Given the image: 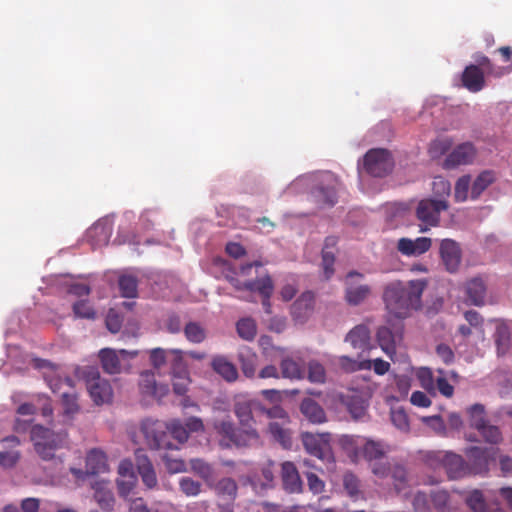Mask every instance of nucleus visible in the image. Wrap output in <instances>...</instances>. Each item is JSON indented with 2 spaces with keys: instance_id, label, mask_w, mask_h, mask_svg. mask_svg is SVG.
I'll return each mask as SVG.
<instances>
[{
  "instance_id": "nucleus-1",
  "label": "nucleus",
  "mask_w": 512,
  "mask_h": 512,
  "mask_svg": "<svg viewBox=\"0 0 512 512\" xmlns=\"http://www.w3.org/2000/svg\"><path fill=\"white\" fill-rule=\"evenodd\" d=\"M428 285L424 278L408 282L393 281L385 286L383 300L389 314L403 320L411 310L421 307L422 294Z\"/></svg>"
},
{
  "instance_id": "nucleus-2",
  "label": "nucleus",
  "mask_w": 512,
  "mask_h": 512,
  "mask_svg": "<svg viewBox=\"0 0 512 512\" xmlns=\"http://www.w3.org/2000/svg\"><path fill=\"white\" fill-rule=\"evenodd\" d=\"M66 438L65 431L56 432L39 424L33 425L30 431V440L35 452L43 461L53 460L56 451L64 446Z\"/></svg>"
},
{
  "instance_id": "nucleus-3",
  "label": "nucleus",
  "mask_w": 512,
  "mask_h": 512,
  "mask_svg": "<svg viewBox=\"0 0 512 512\" xmlns=\"http://www.w3.org/2000/svg\"><path fill=\"white\" fill-rule=\"evenodd\" d=\"M233 411L244 429L245 437L248 440L257 441L258 432L254 426L260 417V411H264L262 403L248 395L239 394L235 396Z\"/></svg>"
},
{
  "instance_id": "nucleus-4",
  "label": "nucleus",
  "mask_w": 512,
  "mask_h": 512,
  "mask_svg": "<svg viewBox=\"0 0 512 512\" xmlns=\"http://www.w3.org/2000/svg\"><path fill=\"white\" fill-rule=\"evenodd\" d=\"M426 462L432 468H444L449 479L457 480L470 475V466L461 455L451 451H430Z\"/></svg>"
},
{
  "instance_id": "nucleus-5",
  "label": "nucleus",
  "mask_w": 512,
  "mask_h": 512,
  "mask_svg": "<svg viewBox=\"0 0 512 512\" xmlns=\"http://www.w3.org/2000/svg\"><path fill=\"white\" fill-rule=\"evenodd\" d=\"M141 432L151 449L178 450V445L170 440L167 423L163 421L145 419L141 423Z\"/></svg>"
},
{
  "instance_id": "nucleus-6",
  "label": "nucleus",
  "mask_w": 512,
  "mask_h": 512,
  "mask_svg": "<svg viewBox=\"0 0 512 512\" xmlns=\"http://www.w3.org/2000/svg\"><path fill=\"white\" fill-rule=\"evenodd\" d=\"M404 323L403 320L397 318H389L386 325L378 328L376 338L382 351L392 358L395 354L396 347L403 340Z\"/></svg>"
},
{
  "instance_id": "nucleus-7",
  "label": "nucleus",
  "mask_w": 512,
  "mask_h": 512,
  "mask_svg": "<svg viewBox=\"0 0 512 512\" xmlns=\"http://www.w3.org/2000/svg\"><path fill=\"white\" fill-rule=\"evenodd\" d=\"M303 446L308 454L316 457L325 464H333L334 456L330 447L331 434L303 432L301 434Z\"/></svg>"
},
{
  "instance_id": "nucleus-8",
  "label": "nucleus",
  "mask_w": 512,
  "mask_h": 512,
  "mask_svg": "<svg viewBox=\"0 0 512 512\" xmlns=\"http://www.w3.org/2000/svg\"><path fill=\"white\" fill-rule=\"evenodd\" d=\"M137 355V350L103 348L99 351L101 366L106 373L111 375L121 373L129 366V360Z\"/></svg>"
},
{
  "instance_id": "nucleus-9",
  "label": "nucleus",
  "mask_w": 512,
  "mask_h": 512,
  "mask_svg": "<svg viewBox=\"0 0 512 512\" xmlns=\"http://www.w3.org/2000/svg\"><path fill=\"white\" fill-rule=\"evenodd\" d=\"M363 166L369 175L384 177L392 171L394 162L388 150L375 148L365 154Z\"/></svg>"
},
{
  "instance_id": "nucleus-10",
  "label": "nucleus",
  "mask_w": 512,
  "mask_h": 512,
  "mask_svg": "<svg viewBox=\"0 0 512 512\" xmlns=\"http://www.w3.org/2000/svg\"><path fill=\"white\" fill-rule=\"evenodd\" d=\"M87 390L97 405L108 403L113 396L112 387L106 379L100 377L99 371L89 368L86 372Z\"/></svg>"
},
{
  "instance_id": "nucleus-11",
  "label": "nucleus",
  "mask_w": 512,
  "mask_h": 512,
  "mask_svg": "<svg viewBox=\"0 0 512 512\" xmlns=\"http://www.w3.org/2000/svg\"><path fill=\"white\" fill-rule=\"evenodd\" d=\"M311 201L318 207H332L337 202L336 181L332 175H326L310 192Z\"/></svg>"
},
{
  "instance_id": "nucleus-12",
  "label": "nucleus",
  "mask_w": 512,
  "mask_h": 512,
  "mask_svg": "<svg viewBox=\"0 0 512 512\" xmlns=\"http://www.w3.org/2000/svg\"><path fill=\"white\" fill-rule=\"evenodd\" d=\"M214 430L221 435L223 439L220 444L228 447L234 444L237 447L247 446L253 440H248L244 435V429L239 431L230 419L216 420L213 424Z\"/></svg>"
},
{
  "instance_id": "nucleus-13",
  "label": "nucleus",
  "mask_w": 512,
  "mask_h": 512,
  "mask_svg": "<svg viewBox=\"0 0 512 512\" xmlns=\"http://www.w3.org/2000/svg\"><path fill=\"white\" fill-rule=\"evenodd\" d=\"M363 274L351 271L346 277L345 299L348 304L356 306L361 304L370 294L371 288L362 284Z\"/></svg>"
},
{
  "instance_id": "nucleus-14",
  "label": "nucleus",
  "mask_w": 512,
  "mask_h": 512,
  "mask_svg": "<svg viewBox=\"0 0 512 512\" xmlns=\"http://www.w3.org/2000/svg\"><path fill=\"white\" fill-rule=\"evenodd\" d=\"M448 203L442 199H423L419 202L416 215L424 224H438L440 214L447 211Z\"/></svg>"
},
{
  "instance_id": "nucleus-15",
  "label": "nucleus",
  "mask_w": 512,
  "mask_h": 512,
  "mask_svg": "<svg viewBox=\"0 0 512 512\" xmlns=\"http://www.w3.org/2000/svg\"><path fill=\"white\" fill-rule=\"evenodd\" d=\"M465 453L469 461L467 463L470 466V474H482L488 471L490 460L494 455L493 449L471 446L465 450Z\"/></svg>"
},
{
  "instance_id": "nucleus-16",
  "label": "nucleus",
  "mask_w": 512,
  "mask_h": 512,
  "mask_svg": "<svg viewBox=\"0 0 512 512\" xmlns=\"http://www.w3.org/2000/svg\"><path fill=\"white\" fill-rule=\"evenodd\" d=\"M35 366L37 368H49L51 370V374H45L44 377L53 393L61 395V392L64 390L68 388L72 390L74 388L73 379L54 374V365L48 360L36 359Z\"/></svg>"
},
{
  "instance_id": "nucleus-17",
  "label": "nucleus",
  "mask_w": 512,
  "mask_h": 512,
  "mask_svg": "<svg viewBox=\"0 0 512 512\" xmlns=\"http://www.w3.org/2000/svg\"><path fill=\"white\" fill-rule=\"evenodd\" d=\"M476 156V149L470 142L458 145L448 154L444 161V167L452 169L460 165H467L473 162Z\"/></svg>"
},
{
  "instance_id": "nucleus-18",
  "label": "nucleus",
  "mask_w": 512,
  "mask_h": 512,
  "mask_svg": "<svg viewBox=\"0 0 512 512\" xmlns=\"http://www.w3.org/2000/svg\"><path fill=\"white\" fill-rule=\"evenodd\" d=\"M440 254L446 270L454 273L461 263V251L458 244L451 239H444L441 242Z\"/></svg>"
},
{
  "instance_id": "nucleus-19",
  "label": "nucleus",
  "mask_w": 512,
  "mask_h": 512,
  "mask_svg": "<svg viewBox=\"0 0 512 512\" xmlns=\"http://www.w3.org/2000/svg\"><path fill=\"white\" fill-rule=\"evenodd\" d=\"M272 465L273 463L270 462L262 468L261 475L263 479H261L258 474L254 473L246 477L245 484L250 485L257 494H263L268 489L272 488L274 481Z\"/></svg>"
},
{
  "instance_id": "nucleus-20",
  "label": "nucleus",
  "mask_w": 512,
  "mask_h": 512,
  "mask_svg": "<svg viewBox=\"0 0 512 512\" xmlns=\"http://www.w3.org/2000/svg\"><path fill=\"white\" fill-rule=\"evenodd\" d=\"M484 71L478 66L468 65L462 73V84L470 92L476 93L481 91L485 86Z\"/></svg>"
},
{
  "instance_id": "nucleus-21",
  "label": "nucleus",
  "mask_w": 512,
  "mask_h": 512,
  "mask_svg": "<svg viewBox=\"0 0 512 512\" xmlns=\"http://www.w3.org/2000/svg\"><path fill=\"white\" fill-rule=\"evenodd\" d=\"M431 239L428 237H419L415 240L401 238L398 241V251L405 256H418L429 250Z\"/></svg>"
},
{
  "instance_id": "nucleus-22",
  "label": "nucleus",
  "mask_w": 512,
  "mask_h": 512,
  "mask_svg": "<svg viewBox=\"0 0 512 512\" xmlns=\"http://www.w3.org/2000/svg\"><path fill=\"white\" fill-rule=\"evenodd\" d=\"M139 386L143 394L156 398H162L169 391L167 385H158L154 373L148 370L140 374Z\"/></svg>"
},
{
  "instance_id": "nucleus-23",
  "label": "nucleus",
  "mask_w": 512,
  "mask_h": 512,
  "mask_svg": "<svg viewBox=\"0 0 512 512\" xmlns=\"http://www.w3.org/2000/svg\"><path fill=\"white\" fill-rule=\"evenodd\" d=\"M136 466L144 485L152 489L157 485V477L153 465L146 454L141 451L136 452Z\"/></svg>"
},
{
  "instance_id": "nucleus-24",
  "label": "nucleus",
  "mask_w": 512,
  "mask_h": 512,
  "mask_svg": "<svg viewBox=\"0 0 512 512\" xmlns=\"http://www.w3.org/2000/svg\"><path fill=\"white\" fill-rule=\"evenodd\" d=\"M345 341L356 350L367 351L370 349V331L364 324L357 325L346 335Z\"/></svg>"
},
{
  "instance_id": "nucleus-25",
  "label": "nucleus",
  "mask_w": 512,
  "mask_h": 512,
  "mask_svg": "<svg viewBox=\"0 0 512 512\" xmlns=\"http://www.w3.org/2000/svg\"><path fill=\"white\" fill-rule=\"evenodd\" d=\"M282 482L284 489L289 493H298L302 490V481L292 462L282 464Z\"/></svg>"
},
{
  "instance_id": "nucleus-26",
  "label": "nucleus",
  "mask_w": 512,
  "mask_h": 512,
  "mask_svg": "<svg viewBox=\"0 0 512 512\" xmlns=\"http://www.w3.org/2000/svg\"><path fill=\"white\" fill-rule=\"evenodd\" d=\"M214 489L223 505L230 506L237 498L238 486L236 481L230 477L220 479Z\"/></svg>"
},
{
  "instance_id": "nucleus-27",
  "label": "nucleus",
  "mask_w": 512,
  "mask_h": 512,
  "mask_svg": "<svg viewBox=\"0 0 512 512\" xmlns=\"http://www.w3.org/2000/svg\"><path fill=\"white\" fill-rule=\"evenodd\" d=\"M300 411L313 424H322L327 420L324 409L311 398H304L302 400Z\"/></svg>"
},
{
  "instance_id": "nucleus-28",
  "label": "nucleus",
  "mask_w": 512,
  "mask_h": 512,
  "mask_svg": "<svg viewBox=\"0 0 512 512\" xmlns=\"http://www.w3.org/2000/svg\"><path fill=\"white\" fill-rule=\"evenodd\" d=\"M467 300L470 304L481 306L485 303L486 288L481 278H473L466 284Z\"/></svg>"
},
{
  "instance_id": "nucleus-29",
  "label": "nucleus",
  "mask_w": 512,
  "mask_h": 512,
  "mask_svg": "<svg viewBox=\"0 0 512 512\" xmlns=\"http://www.w3.org/2000/svg\"><path fill=\"white\" fill-rule=\"evenodd\" d=\"M314 307V294L310 291L302 293L292 305V314L297 319H305Z\"/></svg>"
},
{
  "instance_id": "nucleus-30",
  "label": "nucleus",
  "mask_w": 512,
  "mask_h": 512,
  "mask_svg": "<svg viewBox=\"0 0 512 512\" xmlns=\"http://www.w3.org/2000/svg\"><path fill=\"white\" fill-rule=\"evenodd\" d=\"M362 453L368 461L381 460L388 451V445L383 441L363 438Z\"/></svg>"
},
{
  "instance_id": "nucleus-31",
  "label": "nucleus",
  "mask_w": 512,
  "mask_h": 512,
  "mask_svg": "<svg viewBox=\"0 0 512 512\" xmlns=\"http://www.w3.org/2000/svg\"><path fill=\"white\" fill-rule=\"evenodd\" d=\"M107 460L105 454L98 449H92L86 457L87 473L96 475L107 471Z\"/></svg>"
},
{
  "instance_id": "nucleus-32",
  "label": "nucleus",
  "mask_w": 512,
  "mask_h": 512,
  "mask_svg": "<svg viewBox=\"0 0 512 512\" xmlns=\"http://www.w3.org/2000/svg\"><path fill=\"white\" fill-rule=\"evenodd\" d=\"M212 368L228 382H233L238 377V371L235 365L223 356H216L213 358Z\"/></svg>"
},
{
  "instance_id": "nucleus-33",
  "label": "nucleus",
  "mask_w": 512,
  "mask_h": 512,
  "mask_svg": "<svg viewBox=\"0 0 512 512\" xmlns=\"http://www.w3.org/2000/svg\"><path fill=\"white\" fill-rule=\"evenodd\" d=\"M496 180L495 173L491 170L482 171L472 182L470 198L478 199L481 194Z\"/></svg>"
},
{
  "instance_id": "nucleus-34",
  "label": "nucleus",
  "mask_w": 512,
  "mask_h": 512,
  "mask_svg": "<svg viewBox=\"0 0 512 512\" xmlns=\"http://www.w3.org/2000/svg\"><path fill=\"white\" fill-rule=\"evenodd\" d=\"M467 506L473 512H492V508L487 504L482 491L474 489L465 497Z\"/></svg>"
},
{
  "instance_id": "nucleus-35",
  "label": "nucleus",
  "mask_w": 512,
  "mask_h": 512,
  "mask_svg": "<svg viewBox=\"0 0 512 512\" xmlns=\"http://www.w3.org/2000/svg\"><path fill=\"white\" fill-rule=\"evenodd\" d=\"M281 375L287 379H302L303 369L293 358L286 356L280 363Z\"/></svg>"
},
{
  "instance_id": "nucleus-36",
  "label": "nucleus",
  "mask_w": 512,
  "mask_h": 512,
  "mask_svg": "<svg viewBox=\"0 0 512 512\" xmlns=\"http://www.w3.org/2000/svg\"><path fill=\"white\" fill-rule=\"evenodd\" d=\"M387 222L398 221L409 212V206L405 203H387L382 208Z\"/></svg>"
},
{
  "instance_id": "nucleus-37",
  "label": "nucleus",
  "mask_w": 512,
  "mask_h": 512,
  "mask_svg": "<svg viewBox=\"0 0 512 512\" xmlns=\"http://www.w3.org/2000/svg\"><path fill=\"white\" fill-rule=\"evenodd\" d=\"M118 286L122 297L135 298L137 296L138 281L136 277L123 274L119 277Z\"/></svg>"
},
{
  "instance_id": "nucleus-38",
  "label": "nucleus",
  "mask_w": 512,
  "mask_h": 512,
  "mask_svg": "<svg viewBox=\"0 0 512 512\" xmlns=\"http://www.w3.org/2000/svg\"><path fill=\"white\" fill-rule=\"evenodd\" d=\"M269 432L273 439L277 441L283 448L290 449L292 447L290 431L283 428L279 423L271 422L269 424Z\"/></svg>"
},
{
  "instance_id": "nucleus-39",
  "label": "nucleus",
  "mask_w": 512,
  "mask_h": 512,
  "mask_svg": "<svg viewBox=\"0 0 512 512\" xmlns=\"http://www.w3.org/2000/svg\"><path fill=\"white\" fill-rule=\"evenodd\" d=\"M168 433H170V440H175L174 444L178 446L188 440V430L184 426L183 422L179 419H174L167 423Z\"/></svg>"
},
{
  "instance_id": "nucleus-40",
  "label": "nucleus",
  "mask_w": 512,
  "mask_h": 512,
  "mask_svg": "<svg viewBox=\"0 0 512 512\" xmlns=\"http://www.w3.org/2000/svg\"><path fill=\"white\" fill-rule=\"evenodd\" d=\"M430 497L435 509L438 512H452L450 495L446 490L435 489L430 493Z\"/></svg>"
},
{
  "instance_id": "nucleus-41",
  "label": "nucleus",
  "mask_w": 512,
  "mask_h": 512,
  "mask_svg": "<svg viewBox=\"0 0 512 512\" xmlns=\"http://www.w3.org/2000/svg\"><path fill=\"white\" fill-rule=\"evenodd\" d=\"M184 335L189 342L199 344L206 339V330L198 322L190 321L184 327Z\"/></svg>"
},
{
  "instance_id": "nucleus-42",
  "label": "nucleus",
  "mask_w": 512,
  "mask_h": 512,
  "mask_svg": "<svg viewBox=\"0 0 512 512\" xmlns=\"http://www.w3.org/2000/svg\"><path fill=\"white\" fill-rule=\"evenodd\" d=\"M494 342L499 355H503L507 352L510 344V332L506 325L500 324L496 327Z\"/></svg>"
},
{
  "instance_id": "nucleus-43",
  "label": "nucleus",
  "mask_w": 512,
  "mask_h": 512,
  "mask_svg": "<svg viewBox=\"0 0 512 512\" xmlns=\"http://www.w3.org/2000/svg\"><path fill=\"white\" fill-rule=\"evenodd\" d=\"M470 426L477 431L488 421L485 418V408L482 404H474L467 409Z\"/></svg>"
},
{
  "instance_id": "nucleus-44",
  "label": "nucleus",
  "mask_w": 512,
  "mask_h": 512,
  "mask_svg": "<svg viewBox=\"0 0 512 512\" xmlns=\"http://www.w3.org/2000/svg\"><path fill=\"white\" fill-rule=\"evenodd\" d=\"M337 365L341 367L345 372H354L357 370L370 369L371 361H357L348 356H340L336 361Z\"/></svg>"
},
{
  "instance_id": "nucleus-45",
  "label": "nucleus",
  "mask_w": 512,
  "mask_h": 512,
  "mask_svg": "<svg viewBox=\"0 0 512 512\" xmlns=\"http://www.w3.org/2000/svg\"><path fill=\"white\" fill-rule=\"evenodd\" d=\"M472 181L470 175H463L455 183L454 196L456 201L463 202L470 197Z\"/></svg>"
},
{
  "instance_id": "nucleus-46",
  "label": "nucleus",
  "mask_w": 512,
  "mask_h": 512,
  "mask_svg": "<svg viewBox=\"0 0 512 512\" xmlns=\"http://www.w3.org/2000/svg\"><path fill=\"white\" fill-rule=\"evenodd\" d=\"M238 335L247 341H251L256 336V324L250 318H243L236 325Z\"/></svg>"
},
{
  "instance_id": "nucleus-47",
  "label": "nucleus",
  "mask_w": 512,
  "mask_h": 512,
  "mask_svg": "<svg viewBox=\"0 0 512 512\" xmlns=\"http://www.w3.org/2000/svg\"><path fill=\"white\" fill-rule=\"evenodd\" d=\"M179 487L181 492L187 497H196L200 494L202 485L199 481L184 476L179 480Z\"/></svg>"
},
{
  "instance_id": "nucleus-48",
  "label": "nucleus",
  "mask_w": 512,
  "mask_h": 512,
  "mask_svg": "<svg viewBox=\"0 0 512 512\" xmlns=\"http://www.w3.org/2000/svg\"><path fill=\"white\" fill-rule=\"evenodd\" d=\"M343 486L347 494L354 500L358 499L361 495L360 492V481L359 479L350 472H347L343 476Z\"/></svg>"
},
{
  "instance_id": "nucleus-49",
  "label": "nucleus",
  "mask_w": 512,
  "mask_h": 512,
  "mask_svg": "<svg viewBox=\"0 0 512 512\" xmlns=\"http://www.w3.org/2000/svg\"><path fill=\"white\" fill-rule=\"evenodd\" d=\"M190 383L188 370H181L176 375H172V385L175 394L182 396L187 392Z\"/></svg>"
},
{
  "instance_id": "nucleus-50",
  "label": "nucleus",
  "mask_w": 512,
  "mask_h": 512,
  "mask_svg": "<svg viewBox=\"0 0 512 512\" xmlns=\"http://www.w3.org/2000/svg\"><path fill=\"white\" fill-rule=\"evenodd\" d=\"M239 360L243 374L248 378H252L256 372V355L249 350H247L246 355L244 352H240Z\"/></svg>"
},
{
  "instance_id": "nucleus-51",
  "label": "nucleus",
  "mask_w": 512,
  "mask_h": 512,
  "mask_svg": "<svg viewBox=\"0 0 512 512\" xmlns=\"http://www.w3.org/2000/svg\"><path fill=\"white\" fill-rule=\"evenodd\" d=\"M73 313L77 318L94 320L96 311L87 300H79L73 304Z\"/></svg>"
},
{
  "instance_id": "nucleus-52",
  "label": "nucleus",
  "mask_w": 512,
  "mask_h": 512,
  "mask_svg": "<svg viewBox=\"0 0 512 512\" xmlns=\"http://www.w3.org/2000/svg\"><path fill=\"white\" fill-rule=\"evenodd\" d=\"M483 439L490 444H498L502 440V434L498 426L488 422L478 430Z\"/></svg>"
},
{
  "instance_id": "nucleus-53",
  "label": "nucleus",
  "mask_w": 512,
  "mask_h": 512,
  "mask_svg": "<svg viewBox=\"0 0 512 512\" xmlns=\"http://www.w3.org/2000/svg\"><path fill=\"white\" fill-rule=\"evenodd\" d=\"M169 349L153 348L149 351L150 363L155 369L161 368L170 359Z\"/></svg>"
},
{
  "instance_id": "nucleus-54",
  "label": "nucleus",
  "mask_w": 512,
  "mask_h": 512,
  "mask_svg": "<svg viewBox=\"0 0 512 512\" xmlns=\"http://www.w3.org/2000/svg\"><path fill=\"white\" fill-rule=\"evenodd\" d=\"M20 457V451L15 449L0 451V466L5 469L13 468L20 460Z\"/></svg>"
},
{
  "instance_id": "nucleus-55",
  "label": "nucleus",
  "mask_w": 512,
  "mask_h": 512,
  "mask_svg": "<svg viewBox=\"0 0 512 512\" xmlns=\"http://www.w3.org/2000/svg\"><path fill=\"white\" fill-rule=\"evenodd\" d=\"M308 379L313 383H323L325 381V369L318 361L309 362Z\"/></svg>"
},
{
  "instance_id": "nucleus-56",
  "label": "nucleus",
  "mask_w": 512,
  "mask_h": 512,
  "mask_svg": "<svg viewBox=\"0 0 512 512\" xmlns=\"http://www.w3.org/2000/svg\"><path fill=\"white\" fill-rule=\"evenodd\" d=\"M347 409L354 419H361L366 413V405L360 397L348 400Z\"/></svg>"
},
{
  "instance_id": "nucleus-57",
  "label": "nucleus",
  "mask_w": 512,
  "mask_h": 512,
  "mask_svg": "<svg viewBox=\"0 0 512 512\" xmlns=\"http://www.w3.org/2000/svg\"><path fill=\"white\" fill-rule=\"evenodd\" d=\"M61 399L64 406V411L66 414H73L78 410V405L76 402V394L74 393L73 389L69 390L66 389L63 392H61Z\"/></svg>"
},
{
  "instance_id": "nucleus-58",
  "label": "nucleus",
  "mask_w": 512,
  "mask_h": 512,
  "mask_svg": "<svg viewBox=\"0 0 512 512\" xmlns=\"http://www.w3.org/2000/svg\"><path fill=\"white\" fill-rule=\"evenodd\" d=\"M391 421L397 429L403 432H407L409 430L408 417L403 409L392 410Z\"/></svg>"
},
{
  "instance_id": "nucleus-59",
  "label": "nucleus",
  "mask_w": 512,
  "mask_h": 512,
  "mask_svg": "<svg viewBox=\"0 0 512 512\" xmlns=\"http://www.w3.org/2000/svg\"><path fill=\"white\" fill-rule=\"evenodd\" d=\"M335 255L331 250H322V268L325 279H330L334 274Z\"/></svg>"
},
{
  "instance_id": "nucleus-60",
  "label": "nucleus",
  "mask_w": 512,
  "mask_h": 512,
  "mask_svg": "<svg viewBox=\"0 0 512 512\" xmlns=\"http://www.w3.org/2000/svg\"><path fill=\"white\" fill-rule=\"evenodd\" d=\"M122 317L115 309H110L106 316V327L111 333H117L122 327Z\"/></svg>"
},
{
  "instance_id": "nucleus-61",
  "label": "nucleus",
  "mask_w": 512,
  "mask_h": 512,
  "mask_svg": "<svg viewBox=\"0 0 512 512\" xmlns=\"http://www.w3.org/2000/svg\"><path fill=\"white\" fill-rule=\"evenodd\" d=\"M170 356H173L171 360V375H176L182 369L187 370L186 365L183 361V351L180 349H169Z\"/></svg>"
},
{
  "instance_id": "nucleus-62",
  "label": "nucleus",
  "mask_w": 512,
  "mask_h": 512,
  "mask_svg": "<svg viewBox=\"0 0 512 512\" xmlns=\"http://www.w3.org/2000/svg\"><path fill=\"white\" fill-rule=\"evenodd\" d=\"M191 468L197 474H199L202 478L208 479L212 475L211 466L202 459L196 458L190 461Z\"/></svg>"
},
{
  "instance_id": "nucleus-63",
  "label": "nucleus",
  "mask_w": 512,
  "mask_h": 512,
  "mask_svg": "<svg viewBox=\"0 0 512 512\" xmlns=\"http://www.w3.org/2000/svg\"><path fill=\"white\" fill-rule=\"evenodd\" d=\"M136 482L135 476H129V478L117 479L118 493L121 497L127 498L133 490Z\"/></svg>"
},
{
  "instance_id": "nucleus-64",
  "label": "nucleus",
  "mask_w": 512,
  "mask_h": 512,
  "mask_svg": "<svg viewBox=\"0 0 512 512\" xmlns=\"http://www.w3.org/2000/svg\"><path fill=\"white\" fill-rule=\"evenodd\" d=\"M412 504L416 512L430 511L427 495L423 492H418L415 494Z\"/></svg>"
}]
</instances>
